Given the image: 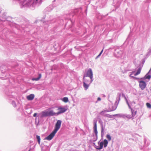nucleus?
Instances as JSON below:
<instances>
[{"label":"nucleus","instance_id":"f257e3e1","mask_svg":"<svg viewBox=\"0 0 151 151\" xmlns=\"http://www.w3.org/2000/svg\"><path fill=\"white\" fill-rule=\"evenodd\" d=\"M61 123L62 122L60 120H58L57 121L55 124L54 130L50 135L45 138V139L48 140H50L53 137L55 133L60 128Z\"/></svg>","mask_w":151,"mask_h":151},{"label":"nucleus","instance_id":"f03ea898","mask_svg":"<svg viewBox=\"0 0 151 151\" xmlns=\"http://www.w3.org/2000/svg\"><path fill=\"white\" fill-rule=\"evenodd\" d=\"M84 76L83 77V79L84 80L83 82V87H84L86 90H87L88 88L89 84H88L90 83V79L88 78H86Z\"/></svg>","mask_w":151,"mask_h":151},{"label":"nucleus","instance_id":"7ed1b4c3","mask_svg":"<svg viewBox=\"0 0 151 151\" xmlns=\"http://www.w3.org/2000/svg\"><path fill=\"white\" fill-rule=\"evenodd\" d=\"M93 144L95 148L98 150L101 149L103 146V142H94Z\"/></svg>","mask_w":151,"mask_h":151},{"label":"nucleus","instance_id":"20e7f679","mask_svg":"<svg viewBox=\"0 0 151 151\" xmlns=\"http://www.w3.org/2000/svg\"><path fill=\"white\" fill-rule=\"evenodd\" d=\"M139 86L142 90H143L146 87V83L145 82L143 81H138Z\"/></svg>","mask_w":151,"mask_h":151},{"label":"nucleus","instance_id":"39448f33","mask_svg":"<svg viewBox=\"0 0 151 151\" xmlns=\"http://www.w3.org/2000/svg\"><path fill=\"white\" fill-rule=\"evenodd\" d=\"M86 77H89L91 79V83L93 81V73L92 70L91 69H89L87 71L86 75L85 76Z\"/></svg>","mask_w":151,"mask_h":151},{"label":"nucleus","instance_id":"423d86ee","mask_svg":"<svg viewBox=\"0 0 151 151\" xmlns=\"http://www.w3.org/2000/svg\"><path fill=\"white\" fill-rule=\"evenodd\" d=\"M57 110L58 111L57 113V115L65 112L67 110V109L65 107L60 106L58 107Z\"/></svg>","mask_w":151,"mask_h":151},{"label":"nucleus","instance_id":"0eeeda50","mask_svg":"<svg viewBox=\"0 0 151 151\" xmlns=\"http://www.w3.org/2000/svg\"><path fill=\"white\" fill-rule=\"evenodd\" d=\"M41 117H43L49 116L48 111H44L42 112Z\"/></svg>","mask_w":151,"mask_h":151},{"label":"nucleus","instance_id":"6e6552de","mask_svg":"<svg viewBox=\"0 0 151 151\" xmlns=\"http://www.w3.org/2000/svg\"><path fill=\"white\" fill-rule=\"evenodd\" d=\"M35 95L34 94H31L27 96V99L28 100H32L34 98Z\"/></svg>","mask_w":151,"mask_h":151},{"label":"nucleus","instance_id":"1a4fd4ad","mask_svg":"<svg viewBox=\"0 0 151 151\" xmlns=\"http://www.w3.org/2000/svg\"><path fill=\"white\" fill-rule=\"evenodd\" d=\"M49 116H53L54 115H57V113L54 112L53 110H50L48 111Z\"/></svg>","mask_w":151,"mask_h":151},{"label":"nucleus","instance_id":"9d476101","mask_svg":"<svg viewBox=\"0 0 151 151\" xmlns=\"http://www.w3.org/2000/svg\"><path fill=\"white\" fill-rule=\"evenodd\" d=\"M94 132L95 134L97 135V129L96 122L95 123L94 127Z\"/></svg>","mask_w":151,"mask_h":151},{"label":"nucleus","instance_id":"9b49d317","mask_svg":"<svg viewBox=\"0 0 151 151\" xmlns=\"http://www.w3.org/2000/svg\"><path fill=\"white\" fill-rule=\"evenodd\" d=\"M41 76H42L41 74H40L39 75V77L38 78H33L32 79V81H38L41 78Z\"/></svg>","mask_w":151,"mask_h":151},{"label":"nucleus","instance_id":"f8f14e48","mask_svg":"<svg viewBox=\"0 0 151 151\" xmlns=\"http://www.w3.org/2000/svg\"><path fill=\"white\" fill-rule=\"evenodd\" d=\"M131 109V111L132 112V117H133L136 114V111H135L134 113V110H133L131 107H129Z\"/></svg>","mask_w":151,"mask_h":151},{"label":"nucleus","instance_id":"ddd939ff","mask_svg":"<svg viewBox=\"0 0 151 151\" xmlns=\"http://www.w3.org/2000/svg\"><path fill=\"white\" fill-rule=\"evenodd\" d=\"M106 112V111H104L101 112L99 114L100 115H102L103 116H108L107 114H105V113Z\"/></svg>","mask_w":151,"mask_h":151},{"label":"nucleus","instance_id":"4468645a","mask_svg":"<svg viewBox=\"0 0 151 151\" xmlns=\"http://www.w3.org/2000/svg\"><path fill=\"white\" fill-rule=\"evenodd\" d=\"M141 70V68L140 67L139 68H138V70H137L136 73L134 74V76H136L139 75V74L140 73Z\"/></svg>","mask_w":151,"mask_h":151},{"label":"nucleus","instance_id":"2eb2a0df","mask_svg":"<svg viewBox=\"0 0 151 151\" xmlns=\"http://www.w3.org/2000/svg\"><path fill=\"white\" fill-rule=\"evenodd\" d=\"M63 101L65 103L67 102L68 101V99L67 97H64L63 99Z\"/></svg>","mask_w":151,"mask_h":151},{"label":"nucleus","instance_id":"dca6fc26","mask_svg":"<svg viewBox=\"0 0 151 151\" xmlns=\"http://www.w3.org/2000/svg\"><path fill=\"white\" fill-rule=\"evenodd\" d=\"M151 77V76L150 75H148V76L146 75L145 76L144 78L145 79H148L149 80H150V79Z\"/></svg>","mask_w":151,"mask_h":151},{"label":"nucleus","instance_id":"f3484780","mask_svg":"<svg viewBox=\"0 0 151 151\" xmlns=\"http://www.w3.org/2000/svg\"><path fill=\"white\" fill-rule=\"evenodd\" d=\"M146 106L148 108L151 109V105L150 104L147 103L146 104Z\"/></svg>","mask_w":151,"mask_h":151},{"label":"nucleus","instance_id":"a211bd4d","mask_svg":"<svg viewBox=\"0 0 151 151\" xmlns=\"http://www.w3.org/2000/svg\"><path fill=\"white\" fill-rule=\"evenodd\" d=\"M106 138L109 141H110L111 140V137L109 135H107L106 136Z\"/></svg>","mask_w":151,"mask_h":151},{"label":"nucleus","instance_id":"6ab92c4d","mask_svg":"<svg viewBox=\"0 0 151 151\" xmlns=\"http://www.w3.org/2000/svg\"><path fill=\"white\" fill-rule=\"evenodd\" d=\"M38 142H40V139L39 136L37 135L36 136Z\"/></svg>","mask_w":151,"mask_h":151},{"label":"nucleus","instance_id":"aec40b11","mask_svg":"<svg viewBox=\"0 0 151 151\" xmlns=\"http://www.w3.org/2000/svg\"><path fill=\"white\" fill-rule=\"evenodd\" d=\"M104 143H103V145L104 147H106L107 146L108 142H104Z\"/></svg>","mask_w":151,"mask_h":151},{"label":"nucleus","instance_id":"412c9836","mask_svg":"<svg viewBox=\"0 0 151 151\" xmlns=\"http://www.w3.org/2000/svg\"><path fill=\"white\" fill-rule=\"evenodd\" d=\"M103 49L101 52H100V53H99V55L98 56V57L100 56L101 54L102 53V52H103Z\"/></svg>","mask_w":151,"mask_h":151},{"label":"nucleus","instance_id":"4be33fe9","mask_svg":"<svg viewBox=\"0 0 151 151\" xmlns=\"http://www.w3.org/2000/svg\"><path fill=\"white\" fill-rule=\"evenodd\" d=\"M37 114L36 113H35L34 114H33V116H34V117H35V116H37Z\"/></svg>","mask_w":151,"mask_h":151},{"label":"nucleus","instance_id":"5701e85b","mask_svg":"<svg viewBox=\"0 0 151 151\" xmlns=\"http://www.w3.org/2000/svg\"><path fill=\"white\" fill-rule=\"evenodd\" d=\"M98 101H100L101 100V99L100 97H98L97 99Z\"/></svg>","mask_w":151,"mask_h":151},{"label":"nucleus","instance_id":"b1692460","mask_svg":"<svg viewBox=\"0 0 151 151\" xmlns=\"http://www.w3.org/2000/svg\"><path fill=\"white\" fill-rule=\"evenodd\" d=\"M104 142H108L107 140H106V139H105L104 140Z\"/></svg>","mask_w":151,"mask_h":151},{"label":"nucleus","instance_id":"393cba45","mask_svg":"<svg viewBox=\"0 0 151 151\" xmlns=\"http://www.w3.org/2000/svg\"><path fill=\"white\" fill-rule=\"evenodd\" d=\"M38 143H39V144H40V142H38Z\"/></svg>","mask_w":151,"mask_h":151},{"label":"nucleus","instance_id":"a878e982","mask_svg":"<svg viewBox=\"0 0 151 151\" xmlns=\"http://www.w3.org/2000/svg\"><path fill=\"white\" fill-rule=\"evenodd\" d=\"M150 52H151V50H150Z\"/></svg>","mask_w":151,"mask_h":151}]
</instances>
